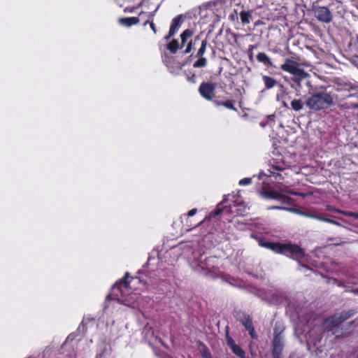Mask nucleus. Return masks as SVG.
<instances>
[{
	"label": "nucleus",
	"mask_w": 358,
	"mask_h": 358,
	"mask_svg": "<svg viewBox=\"0 0 358 358\" xmlns=\"http://www.w3.org/2000/svg\"><path fill=\"white\" fill-rule=\"evenodd\" d=\"M198 58L199 59L194 63L193 66L194 68L205 67L207 65V59L203 57Z\"/></svg>",
	"instance_id": "23"
},
{
	"label": "nucleus",
	"mask_w": 358,
	"mask_h": 358,
	"mask_svg": "<svg viewBox=\"0 0 358 358\" xmlns=\"http://www.w3.org/2000/svg\"><path fill=\"white\" fill-rule=\"evenodd\" d=\"M231 349L237 356L241 358H244L245 352L238 345H234Z\"/></svg>",
	"instance_id": "24"
},
{
	"label": "nucleus",
	"mask_w": 358,
	"mask_h": 358,
	"mask_svg": "<svg viewBox=\"0 0 358 358\" xmlns=\"http://www.w3.org/2000/svg\"><path fill=\"white\" fill-rule=\"evenodd\" d=\"M327 222L334 224V225H337V226H341V224L338 222L331 220V219H329V218H328V220H327Z\"/></svg>",
	"instance_id": "41"
},
{
	"label": "nucleus",
	"mask_w": 358,
	"mask_h": 358,
	"mask_svg": "<svg viewBox=\"0 0 358 358\" xmlns=\"http://www.w3.org/2000/svg\"><path fill=\"white\" fill-rule=\"evenodd\" d=\"M215 103L218 106L221 105L222 106V102H219V101H215Z\"/></svg>",
	"instance_id": "54"
},
{
	"label": "nucleus",
	"mask_w": 358,
	"mask_h": 358,
	"mask_svg": "<svg viewBox=\"0 0 358 358\" xmlns=\"http://www.w3.org/2000/svg\"><path fill=\"white\" fill-rule=\"evenodd\" d=\"M207 44H208V42H207L206 39H204L201 41V47L199 49V50L196 55V57H203V55H204V53L206 52Z\"/></svg>",
	"instance_id": "22"
},
{
	"label": "nucleus",
	"mask_w": 358,
	"mask_h": 358,
	"mask_svg": "<svg viewBox=\"0 0 358 358\" xmlns=\"http://www.w3.org/2000/svg\"><path fill=\"white\" fill-rule=\"evenodd\" d=\"M199 39H200V35H198V36H195V38H194L195 41H199Z\"/></svg>",
	"instance_id": "52"
},
{
	"label": "nucleus",
	"mask_w": 358,
	"mask_h": 358,
	"mask_svg": "<svg viewBox=\"0 0 358 358\" xmlns=\"http://www.w3.org/2000/svg\"><path fill=\"white\" fill-rule=\"evenodd\" d=\"M299 270L304 273H306V271H312V270L309 268L308 266L301 264H299Z\"/></svg>",
	"instance_id": "31"
},
{
	"label": "nucleus",
	"mask_w": 358,
	"mask_h": 358,
	"mask_svg": "<svg viewBox=\"0 0 358 358\" xmlns=\"http://www.w3.org/2000/svg\"><path fill=\"white\" fill-rule=\"evenodd\" d=\"M129 275V273H126L122 280L113 285L111 294L109 296L129 307L140 308L142 306L139 301L141 297L136 294H129V290L127 282Z\"/></svg>",
	"instance_id": "2"
},
{
	"label": "nucleus",
	"mask_w": 358,
	"mask_h": 358,
	"mask_svg": "<svg viewBox=\"0 0 358 358\" xmlns=\"http://www.w3.org/2000/svg\"><path fill=\"white\" fill-rule=\"evenodd\" d=\"M278 192H280L282 194H283V193H288L289 194L296 195V193H295L294 192L288 190V189H285V188H280Z\"/></svg>",
	"instance_id": "37"
},
{
	"label": "nucleus",
	"mask_w": 358,
	"mask_h": 358,
	"mask_svg": "<svg viewBox=\"0 0 358 358\" xmlns=\"http://www.w3.org/2000/svg\"><path fill=\"white\" fill-rule=\"evenodd\" d=\"M257 59L259 62L262 63L265 66H273L271 59L264 52L258 53L257 55Z\"/></svg>",
	"instance_id": "15"
},
{
	"label": "nucleus",
	"mask_w": 358,
	"mask_h": 358,
	"mask_svg": "<svg viewBox=\"0 0 358 358\" xmlns=\"http://www.w3.org/2000/svg\"><path fill=\"white\" fill-rule=\"evenodd\" d=\"M235 210H236L237 215H240L244 212V209H241V208H237Z\"/></svg>",
	"instance_id": "47"
},
{
	"label": "nucleus",
	"mask_w": 358,
	"mask_h": 358,
	"mask_svg": "<svg viewBox=\"0 0 358 358\" xmlns=\"http://www.w3.org/2000/svg\"><path fill=\"white\" fill-rule=\"evenodd\" d=\"M259 245L300 262L305 257V251L296 244L271 243L263 238L258 239Z\"/></svg>",
	"instance_id": "3"
},
{
	"label": "nucleus",
	"mask_w": 358,
	"mask_h": 358,
	"mask_svg": "<svg viewBox=\"0 0 358 358\" xmlns=\"http://www.w3.org/2000/svg\"><path fill=\"white\" fill-rule=\"evenodd\" d=\"M167 48L170 50L171 52L174 54L179 48H180V47L179 46L178 41L174 39L168 44Z\"/></svg>",
	"instance_id": "21"
},
{
	"label": "nucleus",
	"mask_w": 358,
	"mask_h": 358,
	"mask_svg": "<svg viewBox=\"0 0 358 358\" xmlns=\"http://www.w3.org/2000/svg\"><path fill=\"white\" fill-rule=\"evenodd\" d=\"M341 108L350 109L351 108V104L345 103L340 106Z\"/></svg>",
	"instance_id": "44"
},
{
	"label": "nucleus",
	"mask_w": 358,
	"mask_h": 358,
	"mask_svg": "<svg viewBox=\"0 0 358 358\" xmlns=\"http://www.w3.org/2000/svg\"><path fill=\"white\" fill-rule=\"evenodd\" d=\"M315 17L320 22L329 23L332 20L333 16L329 9L325 6L314 8Z\"/></svg>",
	"instance_id": "6"
},
{
	"label": "nucleus",
	"mask_w": 358,
	"mask_h": 358,
	"mask_svg": "<svg viewBox=\"0 0 358 358\" xmlns=\"http://www.w3.org/2000/svg\"><path fill=\"white\" fill-rule=\"evenodd\" d=\"M194 34V32L192 29H185L182 31V33L180 34V38H181V46L180 48H182L187 41V39L191 38Z\"/></svg>",
	"instance_id": "17"
},
{
	"label": "nucleus",
	"mask_w": 358,
	"mask_h": 358,
	"mask_svg": "<svg viewBox=\"0 0 358 358\" xmlns=\"http://www.w3.org/2000/svg\"><path fill=\"white\" fill-rule=\"evenodd\" d=\"M231 17H232L233 19H234V20H235V19H236V20L238 19V13H237V11H236V10H234V15H231Z\"/></svg>",
	"instance_id": "48"
},
{
	"label": "nucleus",
	"mask_w": 358,
	"mask_h": 358,
	"mask_svg": "<svg viewBox=\"0 0 358 358\" xmlns=\"http://www.w3.org/2000/svg\"><path fill=\"white\" fill-rule=\"evenodd\" d=\"M291 107L295 111L301 110L303 107V103L301 99H294L291 102Z\"/></svg>",
	"instance_id": "20"
},
{
	"label": "nucleus",
	"mask_w": 358,
	"mask_h": 358,
	"mask_svg": "<svg viewBox=\"0 0 358 358\" xmlns=\"http://www.w3.org/2000/svg\"><path fill=\"white\" fill-rule=\"evenodd\" d=\"M203 358H209V357H211L210 353L207 352H204L203 353Z\"/></svg>",
	"instance_id": "46"
},
{
	"label": "nucleus",
	"mask_w": 358,
	"mask_h": 358,
	"mask_svg": "<svg viewBox=\"0 0 358 358\" xmlns=\"http://www.w3.org/2000/svg\"><path fill=\"white\" fill-rule=\"evenodd\" d=\"M252 11H245L242 10L240 12V17L243 24H249L252 17Z\"/></svg>",
	"instance_id": "18"
},
{
	"label": "nucleus",
	"mask_w": 358,
	"mask_h": 358,
	"mask_svg": "<svg viewBox=\"0 0 358 358\" xmlns=\"http://www.w3.org/2000/svg\"><path fill=\"white\" fill-rule=\"evenodd\" d=\"M262 80L266 90L274 87L278 83L275 79L268 76H263Z\"/></svg>",
	"instance_id": "16"
},
{
	"label": "nucleus",
	"mask_w": 358,
	"mask_h": 358,
	"mask_svg": "<svg viewBox=\"0 0 358 358\" xmlns=\"http://www.w3.org/2000/svg\"><path fill=\"white\" fill-rule=\"evenodd\" d=\"M215 260V257H210L205 259L204 261H200L198 266H193L192 262L191 266L197 273H202L204 271L215 273L217 271V267L213 264Z\"/></svg>",
	"instance_id": "5"
},
{
	"label": "nucleus",
	"mask_w": 358,
	"mask_h": 358,
	"mask_svg": "<svg viewBox=\"0 0 358 358\" xmlns=\"http://www.w3.org/2000/svg\"><path fill=\"white\" fill-rule=\"evenodd\" d=\"M272 303H278L281 302V299L278 296V294H273V297L271 299Z\"/></svg>",
	"instance_id": "32"
},
{
	"label": "nucleus",
	"mask_w": 358,
	"mask_h": 358,
	"mask_svg": "<svg viewBox=\"0 0 358 358\" xmlns=\"http://www.w3.org/2000/svg\"><path fill=\"white\" fill-rule=\"evenodd\" d=\"M334 95L325 91L313 92L306 99V106L314 111L328 109L334 105Z\"/></svg>",
	"instance_id": "4"
},
{
	"label": "nucleus",
	"mask_w": 358,
	"mask_h": 358,
	"mask_svg": "<svg viewBox=\"0 0 358 358\" xmlns=\"http://www.w3.org/2000/svg\"><path fill=\"white\" fill-rule=\"evenodd\" d=\"M215 89V84L212 83H202L199 86V92L204 99L212 100Z\"/></svg>",
	"instance_id": "7"
},
{
	"label": "nucleus",
	"mask_w": 358,
	"mask_h": 358,
	"mask_svg": "<svg viewBox=\"0 0 358 358\" xmlns=\"http://www.w3.org/2000/svg\"><path fill=\"white\" fill-rule=\"evenodd\" d=\"M185 17H186L184 15H178L172 20L169 35L165 36V40L168 41L171 36L176 34V32L178 31V30L185 21Z\"/></svg>",
	"instance_id": "8"
},
{
	"label": "nucleus",
	"mask_w": 358,
	"mask_h": 358,
	"mask_svg": "<svg viewBox=\"0 0 358 358\" xmlns=\"http://www.w3.org/2000/svg\"><path fill=\"white\" fill-rule=\"evenodd\" d=\"M280 355H279V356H278V357H278V358H280Z\"/></svg>",
	"instance_id": "59"
},
{
	"label": "nucleus",
	"mask_w": 358,
	"mask_h": 358,
	"mask_svg": "<svg viewBox=\"0 0 358 358\" xmlns=\"http://www.w3.org/2000/svg\"><path fill=\"white\" fill-rule=\"evenodd\" d=\"M276 328H278V333H280V335H281L282 332L284 330V327L280 323H275L274 331H275Z\"/></svg>",
	"instance_id": "33"
},
{
	"label": "nucleus",
	"mask_w": 358,
	"mask_h": 358,
	"mask_svg": "<svg viewBox=\"0 0 358 358\" xmlns=\"http://www.w3.org/2000/svg\"><path fill=\"white\" fill-rule=\"evenodd\" d=\"M193 49V44H192V41H190L187 44V48L184 51V54H188Z\"/></svg>",
	"instance_id": "30"
},
{
	"label": "nucleus",
	"mask_w": 358,
	"mask_h": 358,
	"mask_svg": "<svg viewBox=\"0 0 358 358\" xmlns=\"http://www.w3.org/2000/svg\"><path fill=\"white\" fill-rule=\"evenodd\" d=\"M351 108H358V103H351Z\"/></svg>",
	"instance_id": "50"
},
{
	"label": "nucleus",
	"mask_w": 358,
	"mask_h": 358,
	"mask_svg": "<svg viewBox=\"0 0 358 358\" xmlns=\"http://www.w3.org/2000/svg\"><path fill=\"white\" fill-rule=\"evenodd\" d=\"M315 219L317 220H320V221L325 222H327V220H328V218H327L320 214H317V213Z\"/></svg>",
	"instance_id": "39"
},
{
	"label": "nucleus",
	"mask_w": 358,
	"mask_h": 358,
	"mask_svg": "<svg viewBox=\"0 0 358 358\" xmlns=\"http://www.w3.org/2000/svg\"><path fill=\"white\" fill-rule=\"evenodd\" d=\"M209 358H211V357H209Z\"/></svg>",
	"instance_id": "61"
},
{
	"label": "nucleus",
	"mask_w": 358,
	"mask_h": 358,
	"mask_svg": "<svg viewBox=\"0 0 358 358\" xmlns=\"http://www.w3.org/2000/svg\"><path fill=\"white\" fill-rule=\"evenodd\" d=\"M269 210L271 209H278V210H285L289 212H294L295 209L292 208H287V207H282V206H271L268 208Z\"/></svg>",
	"instance_id": "27"
},
{
	"label": "nucleus",
	"mask_w": 358,
	"mask_h": 358,
	"mask_svg": "<svg viewBox=\"0 0 358 358\" xmlns=\"http://www.w3.org/2000/svg\"><path fill=\"white\" fill-rule=\"evenodd\" d=\"M353 215H352V217H355V218H356V219H358V213H355V212H353Z\"/></svg>",
	"instance_id": "51"
},
{
	"label": "nucleus",
	"mask_w": 358,
	"mask_h": 358,
	"mask_svg": "<svg viewBox=\"0 0 358 358\" xmlns=\"http://www.w3.org/2000/svg\"><path fill=\"white\" fill-rule=\"evenodd\" d=\"M282 105H283V106H284V107H285V108H288V106H287V103H286L285 101H284V102L282 103Z\"/></svg>",
	"instance_id": "53"
},
{
	"label": "nucleus",
	"mask_w": 358,
	"mask_h": 358,
	"mask_svg": "<svg viewBox=\"0 0 358 358\" xmlns=\"http://www.w3.org/2000/svg\"><path fill=\"white\" fill-rule=\"evenodd\" d=\"M262 173H259V176H258V178H259V179H261V178H262Z\"/></svg>",
	"instance_id": "56"
},
{
	"label": "nucleus",
	"mask_w": 358,
	"mask_h": 358,
	"mask_svg": "<svg viewBox=\"0 0 358 358\" xmlns=\"http://www.w3.org/2000/svg\"><path fill=\"white\" fill-rule=\"evenodd\" d=\"M357 42H358V36H357Z\"/></svg>",
	"instance_id": "58"
},
{
	"label": "nucleus",
	"mask_w": 358,
	"mask_h": 358,
	"mask_svg": "<svg viewBox=\"0 0 358 358\" xmlns=\"http://www.w3.org/2000/svg\"><path fill=\"white\" fill-rule=\"evenodd\" d=\"M241 322L247 330L253 327L252 319L248 315L244 314L243 317L241 319Z\"/></svg>",
	"instance_id": "19"
},
{
	"label": "nucleus",
	"mask_w": 358,
	"mask_h": 358,
	"mask_svg": "<svg viewBox=\"0 0 358 358\" xmlns=\"http://www.w3.org/2000/svg\"><path fill=\"white\" fill-rule=\"evenodd\" d=\"M70 358H76V357H70Z\"/></svg>",
	"instance_id": "60"
},
{
	"label": "nucleus",
	"mask_w": 358,
	"mask_h": 358,
	"mask_svg": "<svg viewBox=\"0 0 358 358\" xmlns=\"http://www.w3.org/2000/svg\"><path fill=\"white\" fill-rule=\"evenodd\" d=\"M150 22H151L150 19L147 17V20L143 23V26H146L148 24H150Z\"/></svg>",
	"instance_id": "49"
},
{
	"label": "nucleus",
	"mask_w": 358,
	"mask_h": 358,
	"mask_svg": "<svg viewBox=\"0 0 358 358\" xmlns=\"http://www.w3.org/2000/svg\"><path fill=\"white\" fill-rule=\"evenodd\" d=\"M227 345L231 348L234 345H236L234 341L229 336H227Z\"/></svg>",
	"instance_id": "36"
},
{
	"label": "nucleus",
	"mask_w": 358,
	"mask_h": 358,
	"mask_svg": "<svg viewBox=\"0 0 358 358\" xmlns=\"http://www.w3.org/2000/svg\"><path fill=\"white\" fill-rule=\"evenodd\" d=\"M340 323L337 320V317L334 315V316L327 318L322 323V327L325 331H333V334H336L338 331V327Z\"/></svg>",
	"instance_id": "10"
},
{
	"label": "nucleus",
	"mask_w": 358,
	"mask_h": 358,
	"mask_svg": "<svg viewBox=\"0 0 358 358\" xmlns=\"http://www.w3.org/2000/svg\"><path fill=\"white\" fill-rule=\"evenodd\" d=\"M260 194L261 196L266 199H274L284 202L288 199L287 196L275 190L263 191Z\"/></svg>",
	"instance_id": "12"
},
{
	"label": "nucleus",
	"mask_w": 358,
	"mask_h": 358,
	"mask_svg": "<svg viewBox=\"0 0 358 358\" xmlns=\"http://www.w3.org/2000/svg\"><path fill=\"white\" fill-rule=\"evenodd\" d=\"M194 77L193 76V77H192L191 78H189V80L190 81H192V82H194Z\"/></svg>",
	"instance_id": "55"
},
{
	"label": "nucleus",
	"mask_w": 358,
	"mask_h": 358,
	"mask_svg": "<svg viewBox=\"0 0 358 358\" xmlns=\"http://www.w3.org/2000/svg\"><path fill=\"white\" fill-rule=\"evenodd\" d=\"M273 355L275 358H278L279 355H280L282 348H283V338L280 335V333H278V328H276L275 331V336L273 341Z\"/></svg>",
	"instance_id": "9"
},
{
	"label": "nucleus",
	"mask_w": 358,
	"mask_h": 358,
	"mask_svg": "<svg viewBox=\"0 0 358 358\" xmlns=\"http://www.w3.org/2000/svg\"><path fill=\"white\" fill-rule=\"evenodd\" d=\"M279 170H281V169L278 166H272V169L269 170V172L271 173V175H273V176H280L279 173H275L274 171H279Z\"/></svg>",
	"instance_id": "34"
},
{
	"label": "nucleus",
	"mask_w": 358,
	"mask_h": 358,
	"mask_svg": "<svg viewBox=\"0 0 358 358\" xmlns=\"http://www.w3.org/2000/svg\"><path fill=\"white\" fill-rule=\"evenodd\" d=\"M150 26V28L152 29V30L153 31V32L155 34L157 31L155 29V25L152 20H151Z\"/></svg>",
	"instance_id": "45"
},
{
	"label": "nucleus",
	"mask_w": 358,
	"mask_h": 358,
	"mask_svg": "<svg viewBox=\"0 0 358 358\" xmlns=\"http://www.w3.org/2000/svg\"><path fill=\"white\" fill-rule=\"evenodd\" d=\"M222 106H224L229 109L236 110V108L234 106L233 103L230 101L222 102Z\"/></svg>",
	"instance_id": "28"
},
{
	"label": "nucleus",
	"mask_w": 358,
	"mask_h": 358,
	"mask_svg": "<svg viewBox=\"0 0 358 358\" xmlns=\"http://www.w3.org/2000/svg\"><path fill=\"white\" fill-rule=\"evenodd\" d=\"M251 182L252 180L250 178H245L241 179L238 183L240 185H250Z\"/></svg>",
	"instance_id": "29"
},
{
	"label": "nucleus",
	"mask_w": 358,
	"mask_h": 358,
	"mask_svg": "<svg viewBox=\"0 0 358 358\" xmlns=\"http://www.w3.org/2000/svg\"><path fill=\"white\" fill-rule=\"evenodd\" d=\"M303 66L307 65L294 57L286 58L284 63L280 66L282 71L292 75V80L294 85L292 87L296 91L301 89L303 81L307 85H310L308 80L310 74L304 71L302 68Z\"/></svg>",
	"instance_id": "1"
},
{
	"label": "nucleus",
	"mask_w": 358,
	"mask_h": 358,
	"mask_svg": "<svg viewBox=\"0 0 358 358\" xmlns=\"http://www.w3.org/2000/svg\"><path fill=\"white\" fill-rule=\"evenodd\" d=\"M355 313L354 310H350L348 311H343L341 313L336 314V317H337V320H338V322L341 324L346 320L351 317L352 315H354Z\"/></svg>",
	"instance_id": "14"
},
{
	"label": "nucleus",
	"mask_w": 358,
	"mask_h": 358,
	"mask_svg": "<svg viewBox=\"0 0 358 358\" xmlns=\"http://www.w3.org/2000/svg\"><path fill=\"white\" fill-rule=\"evenodd\" d=\"M248 331H249L250 335L251 336L252 338H257V335L255 332L254 327H252V329H248Z\"/></svg>",
	"instance_id": "40"
},
{
	"label": "nucleus",
	"mask_w": 358,
	"mask_h": 358,
	"mask_svg": "<svg viewBox=\"0 0 358 358\" xmlns=\"http://www.w3.org/2000/svg\"><path fill=\"white\" fill-rule=\"evenodd\" d=\"M338 213L344 215L345 216H348V217H352V215H354L353 212H350V211L341 210V211H338Z\"/></svg>",
	"instance_id": "38"
},
{
	"label": "nucleus",
	"mask_w": 358,
	"mask_h": 358,
	"mask_svg": "<svg viewBox=\"0 0 358 358\" xmlns=\"http://www.w3.org/2000/svg\"><path fill=\"white\" fill-rule=\"evenodd\" d=\"M226 201L224 198L222 202H220L217 206L214 211L211 212L210 216L215 217L219 215L223 211L230 210L231 213H234V208H236L238 203L236 201H233V204L230 205L229 208L227 206H223V203Z\"/></svg>",
	"instance_id": "11"
},
{
	"label": "nucleus",
	"mask_w": 358,
	"mask_h": 358,
	"mask_svg": "<svg viewBox=\"0 0 358 358\" xmlns=\"http://www.w3.org/2000/svg\"><path fill=\"white\" fill-rule=\"evenodd\" d=\"M327 209L330 211H334L338 213V211H341V210L331 206H327Z\"/></svg>",
	"instance_id": "42"
},
{
	"label": "nucleus",
	"mask_w": 358,
	"mask_h": 358,
	"mask_svg": "<svg viewBox=\"0 0 358 358\" xmlns=\"http://www.w3.org/2000/svg\"><path fill=\"white\" fill-rule=\"evenodd\" d=\"M155 14V11L152 12V13H147L145 12H141L139 13V16H142V15H146V17H148L150 18V20L152 19V17H154Z\"/></svg>",
	"instance_id": "35"
},
{
	"label": "nucleus",
	"mask_w": 358,
	"mask_h": 358,
	"mask_svg": "<svg viewBox=\"0 0 358 358\" xmlns=\"http://www.w3.org/2000/svg\"><path fill=\"white\" fill-rule=\"evenodd\" d=\"M294 213H297L301 215L308 217L314 218V219L316 218V215H317L316 213H306V212H303V211H301V210H299L297 209H295V211Z\"/></svg>",
	"instance_id": "25"
},
{
	"label": "nucleus",
	"mask_w": 358,
	"mask_h": 358,
	"mask_svg": "<svg viewBox=\"0 0 358 358\" xmlns=\"http://www.w3.org/2000/svg\"><path fill=\"white\" fill-rule=\"evenodd\" d=\"M140 17H146V15H142V16H139Z\"/></svg>",
	"instance_id": "57"
},
{
	"label": "nucleus",
	"mask_w": 358,
	"mask_h": 358,
	"mask_svg": "<svg viewBox=\"0 0 358 358\" xmlns=\"http://www.w3.org/2000/svg\"><path fill=\"white\" fill-rule=\"evenodd\" d=\"M197 210L196 208H193L192 210H190L188 213H187V215L189 217H191V216H193L196 214Z\"/></svg>",
	"instance_id": "43"
},
{
	"label": "nucleus",
	"mask_w": 358,
	"mask_h": 358,
	"mask_svg": "<svg viewBox=\"0 0 358 358\" xmlns=\"http://www.w3.org/2000/svg\"><path fill=\"white\" fill-rule=\"evenodd\" d=\"M139 22L140 19L137 17H122L119 19V23L126 27H130L133 24H136Z\"/></svg>",
	"instance_id": "13"
},
{
	"label": "nucleus",
	"mask_w": 358,
	"mask_h": 358,
	"mask_svg": "<svg viewBox=\"0 0 358 358\" xmlns=\"http://www.w3.org/2000/svg\"><path fill=\"white\" fill-rule=\"evenodd\" d=\"M344 86L345 87V90H358V83H352V82L345 83L344 84Z\"/></svg>",
	"instance_id": "26"
}]
</instances>
